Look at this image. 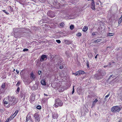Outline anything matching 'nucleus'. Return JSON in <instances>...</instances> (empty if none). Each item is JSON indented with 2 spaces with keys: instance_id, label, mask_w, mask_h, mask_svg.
Instances as JSON below:
<instances>
[{
  "instance_id": "obj_1",
  "label": "nucleus",
  "mask_w": 122,
  "mask_h": 122,
  "mask_svg": "<svg viewBox=\"0 0 122 122\" xmlns=\"http://www.w3.org/2000/svg\"><path fill=\"white\" fill-rule=\"evenodd\" d=\"M8 100L9 101V106L14 105L16 103V98L13 96H8L7 97Z\"/></svg>"
},
{
  "instance_id": "obj_2",
  "label": "nucleus",
  "mask_w": 122,
  "mask_h": 122,
  "mask_svg": "<svg viewBox=\"0 0 122 122\" xmlns=\"http://www.w3.org/2000/svg\"><path fill=\"white\" fill-rule=\"evenodd\" d=\"M55 103L54 106L57 108L59 106H61L63 104V102L59 98L56 99L55 100Z\"/></svg>"
},
{
  "instance_id": "obj_3",
  "label": "nucleus",
  "mask_w": 122,
  "mask_h": 122,
  "mask_svg": "<svg viewBox=\"0 0 122 122\" xmlns=\"http://www.w3.org/2000/svg\"><path fill=\"white\" fill-rule=\"evenodd\" d=\"M121 110L120 107L118 106H115L112 107L111 108V111L113 112H118Z\"/></svg>"
},
{
  "instance_id": "obj_4",
  "label": "nucleus",
  "mask_w": 122,
  "mask_h": 122,
  "mask_svg": "<svg viewBox=\"0 0 122 122\" xmlns=\"http://www.w3.org/2000/svg\"><path fill=\"white\" fill-rule=\"evenodd\" d=\"M47 59V56L46 55H42L41 57V58L40 59V61L41 62H42L44 61H45Z\"/></svg>"
},
{
  "instance_id": "obj_5",
  "label": "nucleus",
  "mask_w": 122,
  "mask_h": 122,
  "mask_svg": "<svg viewBox=\"0 0 122 122\" xmlns=\"http://www.w3.org/2000/svg\"><path fill=\"white\" fill-rule=\"evenodd\" d=\"M48 16L51 18H53L55 16L54 13L52 12L51 10L48 11L47 13Z\"/></svg>"
},
{
  "instance_id": "obj_6",
  "label": "nucleus",
  "mask_w": 122,
  "mask_h": 122,
  "mask_svg": "<svg viewBox=\"0 0 122 122\" xmlns=\"http://www.w3.org/2000/svg\"><path fill=\"white\" fill-rule=\"evenodd\" d=\"M58 114L57 113H52V118L54 119H57L58 117Z\"/></svg>"
},
{
  "instance_id": "obj_7",
  "label": "nucleus",
  "mask_w": 122,
  "mask_h": 122,
  "mask_svg": "<svg viewBox=\"0 0 122 122\" xmlns=\"http://www.w3.org/2000/svg\"><path fill=\"white\" fill-rule=\"evenodd\" d=\"M95 4L94 1H93L91 3V8L92 10L95 9Z\"/></svg>"
},
{
  "instance_id": "obj_8",
  "label": "nucleus",
  "mask_w": 122,
  "mask_h": 122,
  "mask_svg": "<svg viewBox=\"0 0 122 122\" xmlns=\"http://www.w3.org/2000/svg\"><path fill=\"white\" fill-rule=\"evenodd\" d=\"M34 117L36 122H38V114L37 113H35L34 114Z\"/></svg>"
},
{
  "instance_id": "obj_9",
  "label": "nucleus",
  "mask_w": 122,
  "mask_h": 122,
  "mask_svg": "<svg viewBox=\"0 0 122 122\" xmlns=\"http://www.w3.org/2000/svg\"><path fill=\"white\" fill-rule=\"evenodd\" d=\"M4 103L5 104H9V101L8 100L7 97L6 98L4 99L3 100Z\"/></svg>"
},
{
  "instance_id": "obj_10",
  "label": "nucleus",
  "mask_w": 122,
  "mask_h": 122,
  "mask_svg": "<svg viewBox=\"0 0 122 122\" xmlns=\"http://www.w3.org/2000/svg\"><path fill=\"white\" fill-rule=\"evenodd\" d=\"M31 118L30 116L27 115L26 117V121L27 122L28 121H31Z\"/></svg>"
},
{
  "instance_id": "obj_11",
  "label": "nucleus",
  "mask_w": 122,
  "mask_h": 122,
  "mask_svg": "<svg viewBox=\"0 0 122 122\" xmlns=\"http://www.w3.org/2000/svg\"><path fill=\"white\" fill-rule=\"evenodd\" d=\"M41 84L43 85H46V83L45 81V80L44 79H42L41 81Z\"/></svg>"
},
{
  "instance_id": "obj_12",
  "label": "nucleus",
  "mask_w": 122,
  "mask_h": 122,
  "mask_svg": "<svg viewBox=\"0 0 122 122\" xmlns=\"http://www.w3.org/2000/svg\"><path fill=\"white\" fill-rule=\"evenodd\" d=\"M35 76L33 73L32 72L30 74V78L32 80L34 79L35 78Z\"/></svg>"
},
{
  "instance_id": "obj_13",
  "label": "nucleus",
  "mask_w": 122,
  "mask_h": 122,
  "mask_svg": "<svg viewBox=\"0 0 122 122\" xmlns=\"http://www.w3.org/2000/svg\"><path fill=\"white\" fill-rule=\"evenodd\" d=\"M20 96L21 98H23V99L25 98V94L24 93H22V92L20 93Z\"/></svg>"
},
{
  "instance_id": "obj_14",
  "label": "nucleus",
  "mask_w": 122,
  "mask_h": 122,
  "mask_svg": "<svg viewBox=\"0 0 122 122\" xmlns=\"http://www.w3.org/2000/svg\"><path fill=\"white\" fill-rule=\"evenodd\" d=\"M64 41L65 44L67 45H69L71 44L70 42L68 40H64Z\"/></svg>"
},
{
  "instance_id": "obj_15",
  "label": "nucleus",
  "mask_w": 122,
  "mask_h": 122,
  "mask_svg": "<svg viewBox=\"0 0 122 122\" xmlns=\"http://www.w3.org/2000/svg\"><path fill=\"white\" fill-rule=\"evenodd\" d=\"M89 58H91L92 56V54L90 52H88L87 54Z\"/></svg>"
},
{
  "instance_id": "obj_16",
  "label": "nucleus",
  "mask_w": 122,
  "mask_h": 122,
  "mask_svg": "<svg viewBox=\"0 0 122 122\" xmlns=\"http://www.w3.org/2000/svg\"><path fill=\"white\" fill-rule=\"evenodd\" d=\"M35 99V97L33 96H31L30 98V100L31 101H34Z\"/></svg>"
},
{
  "instance_id": "obj_17",
  "label": "nucleus",
  "mask_w": 122,
  "mask_h": 122,
  "mask_svg": "<svg viewBox=\"0 0 122 122\" xmlns=\"http://www.w3.org/2000/svg\"><path fill=\"white\" fill-rule=\"evenodd\" d=\"M88 30V27L87 26H84L82 30L84 31H87Z\"/></svg>"
},
{
  "instance_id": "obj_18",
  "label": "nucleus",
  "mask_w": 122,
  "mask_h": 122,
  "mask_svg": "<svg viewBox=\"0 0 122 122\" xmlns=\"http://www.w3.org/2000/svg\"><path fill=\"white\" fill-rule=\"evenodd\" d=\"M102 40L101 39H98L94 41L95 43H98V42H100Z\"/></svg>"
},
{
  "instance_id": "obj_19",
  "label": "nucleus",
  "mask_w": 122,
  "mask_h": 122,
  "mask_svg": "<svg viewBox=\"0 0 122 122\" xmlns=\"http://www.w3.org/2000/svg\"><path fill=\"white\" fill-rule=\"evenodd\" d=\"M79 71V72L80 75L83 74H84L85 73L83 71L80 70Z\"/></svg>"
},
{
  "instance_id": "obj_20",
  "label": "nucleus",
  "mask_w": 122,
  "mask_h": 122,
  "mask_svg": "<svg viewBox=\"0 0 122 122\" xmlns=\"http://www.w3.org/2000/svg\"><path fill=\"white\" fill-rule=\"evenodd\" d=\"M18 112V110H17L15 111L14 113V115H15L13 117H14L17 114Z\"/></svg>"
},
{
  "instance_id": "obj_21",
  "label": "nucleus",
  "mask_w": 122,
  "mask_h": 122,
  "mask_svg": "<svg viewBox=\"0 0 122 122\" xmlns=\"http://www.w3.org/2000/svg\"><path fill=\"white\" fill-rule=\"evenodd\" d=\"M38 86L36 84H35L34 85L33 87L35 88V89L36 90L38 88Z\"/></svg>"
},
{
  "instance_id": "obj_22",
  "label": "nucleus",
  "mask_w": 122,
  "mask_h": 122,
  "mask_svg": "<svg viewBox=\"0 0 122 122\" xmlns=\"http://www.w3.org/2000/svg\"><path fill=\"white\" fill-rule=\"evenodd\" d=\"M5 86V83H3L2 85L1 86V88L3 89H4Z\"/></svg>"
},
{
  "instance_id": "obj_23",
  "label": "nucleus",
  "mask_w": 122,
  "mask_h": 122,
  "mask_svg": "<svg viewBox=\"0 0 122 122\" xmlns=\"http://www.w3.org/2000/svg\"><path fill=\"white\" fill-rule=\"evenodd\" d=\"M114 35V33H109L108 35L109 36H112Z\"/></svg>"
},
{
  "instance_id": "obj_24",
  "label": "nucleus",
  "mask_w": 122,
  "mask_h": 122,
  "mask_svg": "<svg viewBox=\"0 0 122 122\" xmlns=\"http://www.w3.org/2000/svg\"><path fill=\"white\" fill-rule=\"evenodd\" d=\"M70 29L71 30H73L74 28V25H71L70 26Z\"/></svg>"
},
{
  "instance_id": "obj_25",
  "label": "nucleus",
  "mask_w": 122,
  "mask_h": 122,
  "mask_svg": "<svg viewBox=\"0 0 122 122\" xmlns=\"http://www.w3.org/2000/svg\"><path fill=\"white\" fill-rule=\"evenodd\" d=\"M122 19L121 18H119L118 20V24H119L122 22Z\"/></svg>"
},
{
  "instance_id": "obj_26",
  "label": "nucleus",
  "mask_w": 122,
  "mask_h": 122,
  "mask_svg": "<svg viewBox=\"0 0 122 122\" xmlns=\"http://www.w3.org/2000/svg\"><path fill=\"white\" fill-rule=\"evenodd\" d=\"M9 7L10 8V11L11 12L13 11V8L10 6Z\"/></svg>"
},
{
  "instance_id": "obj_27",
  "label": "nucleus",
  "mask_w": 122,
  "mask_h": 122,
  "mask_svg": "<svg viewBox=\"0 0 122 122\" xmlns=\"http://www.w3.org/2000/svg\"><path fill=\"white\" fill-rule=\"evenodd\" d=\"M86 65L88 68L89 67V61H86Z\"/></svg>"
},
{
  "instance_id": "obj_28",
  "label": "nucleus",
  "mask_w": 122,
  "mask_h": 122,
  "mask_svg": "<svg viewBox=\"0 0 122 122\" xmlns=\"http://www.w3.org/2000/svg\"><path fill=\"white\" fill-rule=\"evenodd\" d=\"M64 25V24L63 22H62L60 24V26L61 27H63Z\"/></svg>"
},
{
  "instance_id": "obj_29",
  "label": "nucleus",
  "mask_w": 122,
  "mask_h": 122,
  "mask_svg": "<svg viewBox=\"0 0 122 122\" xmlns=\"http://www.w3.org/2000/svg\"><path fill=\"white\" fill-rule=\"evenodd\" d=\"M80 75L79 71H78L76 72V76H77L78 75Z\"/></svg>"
},
{
  "instance_id": "obj_30",
  "label": "nucleus",
  "mask_w": 122,
  "mask_h": 122,
  "mask_svg": "<svg viewBox=\"0 0 122 122\" xmlns=\"http://www.w3.org/2000/svg\"><path fill=\"white\" fill-rule=\"evenodd\" d=\"M102 74H101L100 76H104V75H105L106 74V72L104 71V72H102Z\"/></svg>"
},
{
  "instance_id": "obj_31",
  "label": "nucleus",
  "mask_w": 122,
  "mask_h": 122,
  "mask_svg": "<svg viewBox=\"0 0 122 122\" xmlns=\"http://www.w3.org/2000/svg\"><path fill=\"white\" fill-rule=\"evenodd\" d=\"M2 11L7 15H8L9 14V13L7 12H6V10H3Z\"/></svg>"
},
{
  "instance_id": "obj_32",
  "label": "nucleus",
  "mask_w": 122,
  "mask_h": 122,
  "mask_svg": "<svg viewBox=\"0 0 122 122\" xmlns=\"http://www.w3.org/2000/svg\"><path fill=\"white\" fill-rule=\"evenodd\" d=\"M81 34L80 33H79L77 34V36H81Z\"/></svg>"
},
{
  "instance_id": "obj_33",
  "label": "nucleus",
  "mask_w": 122,
  "mask_h": 122,
  "mask_svg": "<svg viewBox=\"0 0 122 122\" xmlns=\"http://www.w3.org/2000/svg\"><path fill=\"white\" fill-rule=\"evenodd\" d=\"M96 103L94 102V101L93 102L92 104V107H93L95 106Z\"/></svg>"
},
{
  "instance_id": "obj_34",
  "label": "nucleus",
  "mask_w": 122,
  "mask_h": 122,
  "mask_svg": "<svg viewBox=\"0 0 122 122\" xmlns=\"http://www.w3.org/2000/svg\"><path fill=\"white\" fill-rule=\"evenodd\" d=\"M56 41L58 43H60L61 42V41L59 40H56Z\"/></svg>"
},
{
  "instance_id": "obj_35",
  "label": "nucleus",
  "mask_w": 122,
  "mask_h": 122,
  "mask_svg": "<svg viewBox=\"0 0 122 122\" xmlns=\"http://www.w3.org/2000/svg\"><path fill=\"white\" fill-rule=\"evenodd\" d=\"M28 50V49H23V51H27Z\"/></svg>"
},
{
  "instance_id": "obj_36",
  "label": "nucleus",
  "mask_w": 122,
  "mask_h": 122,
  "mask_svg": "<svg viewBox=\"0 0 122 122\" xmlns=\"http://www.w3.org/2000/svg\"><path fill=\"white\" fill-rule=\"evenodd\" d=\"M109 95H110V94H108L106 96H105V98L106 99V98H107L108 97H109Z\"/></svg>"
},
{
  "instance_id": "obj_37",
  "label": "nucleus",
  "mask_w": 122,
  "mask_h": 122,
  "mask_svg": "<svg viewBox=\"0 0 122 122\" xmlns=\"http://www.w3.org/2000/svg\"><path fill=\"white\" fill-rule=\"evenodd\" d=\"M74 86H73V90L72 92V94H73L74 92Z\"/></svg>"
},
{
  "instance_id": "obj_38",
  "label": "nucleus",
  "mask_w": 122,
  "mask_h": 122,
  "mask_svg": "<svg viewBox=\"0 0 122 122\" xmlns=\"http://www.w3.org/2000/svg\"><path fill=\"white\" fill-rule=\"evenodd\" d=\"M94 102L95 103L97 102L98 101V100L97 99H95V100L94 101Z\"/></svg>"
},
{
  "instance_id": "obj_39",
  "label": "nucleus",
  "mask_w": 122,
  "mask_h": 122,
  "mask_svg": "<svg viewBox=\"0 0 122 122\" xmlns=\"http://www.w3.org/2000/svg\"><path fill=\"white\" fill-rule=\"evenodd\" d=\"M20 89V88L19 87H18V88H17L16 91L18 92L19 91Z\"/></svg>"
},
{
  "instance_id": "obj_40",
  "label": "nucleus",
  "mask_w": 122,
  "mask_h": 122,
  "mask_svg": "<svg viewBox=\"0 0 122 122\" xmlns=\"http://www.w3.org/2000/svg\"><path fill=\"white\" fill-rule=\"evenodd\" d=\"M20 83V82H19V81L16 84V86H18L19 85Z\"/></svg>"
},
{
  "instance_id": "obj_41",
  "label": "nucleus",
  "mask_w": 122,
  "mask_h": 122,
  "mask_svg": "<svg viewBox=\"0 0 122 122\" xmlns=\"http://www.w3.org/2000/svg\"><path fill=\"white\" fill-rule=\"evenodd\" d=\"M9 120V118H8L7 119L5 122H8Z\"/></svg>"
},
{
  "instance_id": "obj_42",
  "label": "nucleus",
  "mask_w": 122,
  "mask_h": 122,
  "mask_svg": "<svg viewBox=\"0 0 122 122\" xmlns=\"http://www.w3.org/2000/svg\"><path fill=\"white\" fill-rule=\"evenodd\" d=\"M41 109V107L39 105V110Z\"/></svg>"
},
{
  "instance_id": "obj_43",
  "label": "nucleus",
  "mask_w": 122,
  "mask_h": 122,
  "mask_svg": "<svg viewBox=\"0 0 122 122\" xmlns=\"http://www.w3.org/2000/svg\"><path fill=\"white\" fill-rule=\"evenodd\" d=\"M95 32H93L92 33V35L93 36H94V35H96V34L95 33Z\"/></svg>"
},
{
  "instance_id": "obj_44",
  "label": "nucleus",
  "mask_w": 122,
  "mask_h": 122,
  "mask_svg": "<svg viewBox=\"0 0 122 122\" xmlns=\"http://www.w3.org/2000/svg\"><path fill=\"white\" fill-rule=\"evenodd\" d=\"M16 72H17V74H19V71L18 70H16Z\"/></svg>"
},
{
  "instance_id": "obj_45",
  "label": "nucleus",
  "mask_w": 122,
  "mask_h": 122,
  "mask_svg": "<svg viewBox=\"0 0 122 122\" xmlns=\"http://www.w3.org/2000/svg\"><path fill=\"white\" fill-rule=\"evenodd\" d=\"M41 71H39V75H40L41 74Z\"/></svg>"
},
{
  "instance_id": "obj_46",
  "label": "nucleus",
  "mask_w": 122,
  "mask_h": 122,
  "mask_svg": "<svg viewBox=\"0 0 122 122\" xmlns=\"http://www.w3.org/2000/svg\"><path fill=\"white\" fill-rule=\"evenodd\" d=\"M63 68V66H61L60 67V69H62Z\"/></svg>"
},
{
  "instance_id": "obj_47",
  "label": "nucleus",
  "mask_w": 122,
  "mask_h": 122,
  "mask_svg": "<svg viewBox=\"0 0 122 122\" xmlns=\"http://www.w3.org/2000/svg\"><path fill=\"white\" fill-rule=\"evenodd\" d=\"M36 65L37 66V64L38 63V61L37 60L36 61Z\"/></svg>"
},
{
  "instance_id": "obj_48",
  "label": "nucleus",
  "mask_w": 122,
  "mask_h": 122,
  "mask_svg": "<svg viewBox=\"0 0 122 122\" xmlns=\"http://www.w3.org/2000/svg\"><path fill=\"white\" fill-rule=\"evenodd\" d=\"M15 115H14V114L11 116V118L12 119V118H13L14 117H13Z\"/></svg>"
},
{
  "instance_id": "obj_49",
  "label": "nucleus",
  "mask_w": 122,
  "mask_h": 122,
  "mask_svg": "<svg viewBox=\"0 0 122 122\" xmlns=\"http://www.w3.org/2000/svg\"><path fill=\"white\" fill-rule=\"evenodd\" d=\"M16 29H17L16 28H14L13 29V30L14 31H15ZM15 31H14V32H15Z\"/></svg>"
},
{
  "instance_id": "obj_50",
  "label": "nucleus",
  "mask_w": 122,
  "mask_h": 122,
  "mask_svg": "<svg viewBox=\"0 0 122 122\" xmlns=\"http://www.w3.org/2000/svg\"><path fill=\"white\" fill-rule=\"evenodd\" d=\"M112 76H113L112 75H111L110 76V77H109V79Z\"/></svg>"
},
{
  "instance_id": "obj_51",
  "label": "nucleus",
  "mask_w": 122,
  "mask_h": 122,
  "mask_svg": "<svg viewBox=\"0 0 122 122\" xmlns=\"http://www.w3.org/2000/svg\"><path fill=\"white\" fill-rule=\"evenodd\" d=\"M44 95L45 96H48V95L47 94H46L45 93H44Z\"/></svg>"
},
{
  "instance_id": "obj_52",
  "label": "nucleus",
  "mask_w": 122,
  "mask_h": 122,
  "mask_svg": "<svg viewBox=\"0 0 122 122\" xmlns=\"http://www.w3.org/2000/svg\"><path fill=\"white\" fill-rule=\"evenodd\" d=\"M98 55V54H97V55L96 56H95V59H96L97 58V56Z\"/></svg>"
},
{
  "instance_id": "obj_53",
  "label": "nucleus",
  "mask_w": 122,
  "mask_h": 122,
  "mask_svg": "<svg viewBox=\"0 0 122 122\" xmlns=\"http://www.w3.org/2000/svg\"><path fill=\"white\" fill-rule=\"evenodd\" d=\"M96 5H99V4L98 3H96Z\"/></svg>"
},
{
  "instance_id": "obj_54",
  "label": "nucleus",
  "mask_w": 122,
  "mask_h": 122,
  "mask_svg": "<svg viewBox=\"0 0 122 122\" xmlns=\"http://www.w3.org/2000/svg\"><path fill=\"white\" fill-rule=\"evenodd\" d=\"M72 75H75L76 76V73H72Z\"/></svg>"
},
{
  "instance_id": "obj_55",
  "label": "nucleus",
  "mask_w": 122,
  "mask_h": 122,
  "mask_svg": "<svg viewBox=\"0 0 122 122\" xmlns=\"http://www.w3.org/2000/svg\"><path fill=\"white\" fill-rule=\"evenodd\" d=\"M107 66H104V68H106V67H107Z\"/></svg>"
},
{
  "instance_id": "obj_56",
  "label": "nucleus",
  "mask_w": 122,
  "mask_h": 122,
  "mask_svg": "<svg viewBox=\"0 0 122 122\" xmlns=\"http://www.w3.org/2000/svg\"><path fill=\"white\" fill-rule=\"evenodd\" d=\"M122 15H121V17H120V18H121V19H122Z\"/></svg>"
},
{
  "instance_id": "obj_57",
  "label": "nucleus",
  "mask_w": 122,
  "mask_h": 122,
  "mask_svg": "<svg viewBox=\"0 0 122 122\" xmlns=\"http://www.w3.org/2000/svg\"><path fill=\"white\" fill-rule=\"evenodd\" d=\"M36 108L37 109H38V106H37V107H36Z\"/></svg>"
},
{
  "instance_id": "obj_58",
  "label": "nucleus",
  "mask_w": 122,
  "mask_h": 122,
  "mask_svg": "<svg viewBox=\"0 0 122 122\" xmlns=\"http://www.w3.org/2000/svg\"><path fill=\"white\" fill-rule=\"evenodd\" d=\"M29 122H32V121L31 120V121H29Z\"/></svg>"
},
{
  "instance_id": "obj_59",
  "label": "nucleus",
  "mask_w": 122,
  "mask_h": 122,
  "mask_svg": "<svg viewBox=\"0 0 122 122\" xmlns=\"http://www.w3.org/2000/svg\"><path fill=\"white\" fill-rule=\"evenodd\" d=\"M15 69H14V70H13V71H15Z\"/></svg>"
},
{
  "instance_id": "obj_60",
  "label": "nucleus",
  "mask_w": 122,
  "mask_h": 122,
  "mask_svg": "<svg viewBox=\"0 0 122 122\" xmlns=\"http://www.w3.org/2000/svg\"><path fill=\"white\" fill-rule=\"evenodd\" d=\"M112 63H115V62H112Z\"/></svg>"
}]
</instances>
